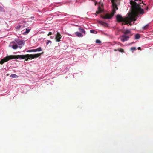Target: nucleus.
<instances>
[{"mask_svg":"<svg viewBox=\"0 0 153 153\" xmlns=\"http://www.w3.org/2000/svg\"><path fill=\"white\" fill-rule=\"evenodd\" d=\"M143 3V1H142V2H140V4H141V3Z\"/></svg>","mask_w":153,"mask_h":153,"instance_id":"nucleus-28","label":"nucleus"},{"mask_svg":"<svg viewBox=\"0 0 153 153\" xmlns=\"http://www.w3.org/2000/svg\"><path fill=\"white\" fill-rule=\"evenodd\" d=\"M111 2L112 3V12L111 14L107 13L104 16L101 15V17L104 19L111 18L115 13L116 10L118 9L117 6L120 4V0H111Z\"/></svg>","mask_w":153,"mask_h":153,"instance_id":"nucleus-3","label":"nucleus"},{"mask_svg":"<svg viewBox=\"0 0 153 153\" xmlns=\"http://www.w3.org/2000/svg\"><path fill=\"white\" fill-rule=\"evenodd\" d=\"M140 37V34H137L135 35V38L136 39H139Z\"/></svg>","mask_w":153,"mask_h":153,"instance_id":"nucleus-11","label":"nucleus"},{"mask_svg":"<svg viewBox=\"0 0 153 153\" xmlns=\"http://www.w3.org/2000/svg\"><path fill=\"white\" fill-rule=\"evenodd\" d=\"M122 33L124 34V35L121 36V40L123 42L128 40L129 38L133 35L130 30L129 29L123 30Z\"/></svg>","mask_w":153,"mask_h":153,"instance_id":"nucleus-4","label":"nucleus"},{"mask_svg":"<svg viewBox=\"0 0 153 153\" xmlns=\"http://www.w3.org/2000/svg\"><path fill=\"white\" fill-rule=\"evenodd\" d=\"M99 23L101 25H105H105H106L107 24V23H106L103 22L101 21H99Z\"/></svg>","mask_w":153,"mask_h":153,"instance_id":"nucleus-12","label":"nucleus"},{"mask_svg":"<svg viewBox=\"0 0 153 153\" xmlns=\"http://www.w3.org/2000/svg\"><path fill=\"white\" fill-rule=\"evenodd\" d=\"M42 50V49H41V47H39V52L41 51Z\"/></svg>","mask_w":153,"mask_h":153,"instance_id":"nucleus-25","label":"nucleus"},{"mask_svg":"<svg viewBox=\"0 0 153 153\" xmlns=\"http://www.w3.org/2000/svg\"><path fill=\"white\" fill-rule=\"evenodd\" d=\"M52 34V33L51 32H50L48 34L47 36H49V35H51Z\"/></svg>","mask_w":153,"mask_h":153,"instance_id":"nucleus-22","label":"nucleus"},{"mask_svg":"<svg viewBox=\"0 0 153 153\" xmlns=\"http://www.w3.org/2000/svg\"><path fill=\"white\" fill-rule=\"evenodd\" d=\"M3 11L2 7L0 6V11Z\"/></svg>","mask_w":153,"mask_h":153,"instance_id":"nucleus-23","label":"nucleus"},{"mask_svg":"<svg viewBox=\"0 0 153 153\" xmlns=\"http://www.w3.org/2000/svg\"><path fill=\"white\" fill-rule=\"evenodd\" d=\"M10 76L13 78H17L18 77V76L17 75L14 74H11Z\"/></svg>","mask_w":153,"mask_h":153,"instance_id":"nucleus-13","label":"nucleus"},{"mask_svg":"<svg viewBox=\"0 0 153 153\" xmlns=\"http://www.w3.org/2000/svg\"><path fill=\"white\" fill-rule=\"evenodd\" d=\"M130 50L132 51V52H133L134 51H135L136 50V48L135 47H131L130 48Z\"/></svg>","mask_w":153,"mask_h":153,"instance_id":"nucleus-18","label":"nucleus"},{"mask_svg":"<svg viewBox=\"0 0 153 153\" xmlns=\"http://www.w3.org/2000/svg\"><path fill=\"white\" fill-rule=\"evenodd\" d=\"M101 5L102 6H103V4H101Z\"/></svg>","mask_w":153,"mask_h":153,"instance_id":"nucleus-29","label":"nucleus"},{"mask_svg":"<svg viewBox=\"0 0 153 153\" xmlns=\"http://www.w3.org/2000/svg\"><path fill=\"white\" fill-rule=\"evenodd\" d=\"M30 30L29 29H26L25 32L24 33V34H25L28 33L30 32Z\"/></svg>","mask_w":153,"mask_h":153,"instance_id":"nucleus-15","label":"nucleus"},{"mask_svg":"<svg viewBox=\"0 0 153 153\" xmlns=\"http://www.w3.org/2000/svg\"><path fill=\"white\" fill-rule=\"evenodd\" d=\"M130 4L131 5L132 12L130 13L128 16L125 18H123L120 15H117L116 16V19L118 22H123L127 24L133 21L136 20V17L138 16L139 13L141 14L144 13V10L141 8L139 3L137 4L134 1L131 0Z\"/></svg>","mask_w":153,"mask_h":153,"instance_id":"nucleus-1","label":"nucleus"},{"mask_svg":"<svg viewBox=\"0 0 153 153\" xmlns=\"http://www.w3.org/2000/svg\"><path fill=\"white\" fill-rule=\"evenodd\" d=\"M17 45L19 46V47L21 48H22V46L24 45L23 41L20 40L17 42Z\"/></svg>","mask_w":153,"mask_h":153,"instance_id":"nucleus-6","label":"nucleus"},{"mask_svg":"<svg viewBox=\"0 0 153 153\" xmlns=\"http://www.w3.org/2000/svg\"><path fill=\"white\" fill-rule=\"evenodd\" d=\"M12 43H13V45L12 46V48L14 49H17L18 47L17 44L15 42H13Z\"/></svg>","mask_w":153,"mask_h":153,"instance_id":"nucleus-7","label":"nucleus"},{"mask_svg":"<svg viewBox=\"0 0 153 153\" xmlns=\"http://www.w3.org/2000/svg\"><path fill=\"white\" fill-rule=\"evenodd\" d=\"M149 28V25L148 24H147L145 25V26H144L143 27V29L144 30H146Z\"/></svg>","mask_w":153,"mask_h":153,"instance_id":"nucleus-14","label":"nucleus"},{"mask_svg":"<svg viewBox=\"0 0 153 153\" xmlns=\"http://www.w3.org/2000/svg\"><path fill=\"white\" fill-rule=\"evenodd\" d=\"M36 50H38V48H37V49H36Z\"/></svg>","mask_w":153,"mask_h":153,"instance_id":"nucleus-32","label":"nucleus"},{"mask_svg":"<svg viewBox=\"0 0 153 153\" xmlns=\"http://www.w3.org/2000/svg\"><path fill=\"white\" fill-rule=\"evenodd\" d=\"M90 32L91 33H97V32L96 31H95L94 30H91Z\"/></svg>","mask_w":153,"mask_h":153,"instance_id":"nucleus-16","label":"nucleus"},{"mask_svg":"<svg viewBox=\"0 0 153 153\" xmlns=\"http://www.w3.org/2000/svg\"><path fill=\"white\" fill-rule=\"evenodd\" d=\"M62 38L61 35L58 32L57 33L56 36L55 37V39L56 41L59 42L60 41V39Z\"/></svg>","mask_w":153,"mask_h":153,"instance_id":"nucleus-5","label":"nucleus"},{"mask_svg":"<svg viewBox=\"0 0 153 153\" xmlns=\"http://www.w3.org/2000/svg\"><path fill=\"white\" fill-rule=\"evenodd\" d=\"M38 57V54L35 55L27 54L25 55H9L5 57L2 59L0 61V64H2L10 60L13 59H25V60L27 61L28 59H34L35 57Z\"/></svg>","mask_w":153,"mask_h":153,"instance_id":"nucleus-2","label":"nucleus"},{"mask_svg":"<svg viewBox=\"0 0 153 153\" xmlns=\"http://www.w3.org/2000/svg\"><path fill=\"white\" fill-rule=\"evenodd\" d=\"M141 49V48L140 47H139L138 48V50H140Z\"/></svg>","mask_w":153,"mask_h":153,"instance_id":"nucleus-26","label":"nucleus"},{"mask_svg":"<svg viewBox=\"0 0 153 153\" xmlns=\"http://www.w3.org/2000/svg\"><path fill=\"white\" fill-rule=\"evenodd\" d=\"M114 51H117V49H115L114 50Z\"/></svg>","mask_w":153,"mask_h":153,"instance_id":"nucleus-27","label":"nucleus"},{"mask_svg":"<svg viewBox=\"0 0 153 153\" xmlns=\"http://www.w3.org/2000/svg\"><path fill=\"white\" fill-rule=\"evenodd\" d=\"M79 30L82 33L84 34L85 33V32L83 28L80 27V28H79Z\"/></svg>","mask_w":153,"mask_h":153,"instance_id":"nucleus-10","label":"nucleus"},{"mask_svg":"<svg viewBox=\"0 0 153 153\" xmlns=\"http://www.w3.org/2000/svg\"><path fill=\"white\" fill-rule=\"evenodd\" d=\"M117 50L120 52H124V50L123 49L120 48L119 49H118Z\"/></svg>","mask_w":153,"mask_h":153,"instance_id":"nucleus-17","label":"nucleus"},{"mask_svg":"<svg viewBox=\"0 0 153 153\" xmlns=\"http://www.w3.org/2000/svg\"><path fill=\"white\" fill-rule=\"evenodd\" d=\"M21 27V26L19 25L16 27V28L17 29H19Z\"/></svg>","mask_w":153,"mask_h":153,"instance_id":"nucleus-21","label":"nucleus"},{"mask_svg":"<svg viewBox=\"0 0 153 153\" xmlns=\"http://www.w3.org/2000/svg\"><path fill=\"white\" fill-rule=\"evenodd\" d=\"M44 53V52H42V53H39V57L42 54Z\"/></svg>","mask_w":153,"mask_h":153,"instance_id":"nucleus-24","label":"nucleus"},{"mask_svg":"<svg viewBox=\"0 0 153 153\" xmlns=\"http://www.w3.org/2000/svg\"><path fill=\"white\" fill-rule=\"evenodd\" d=\"M52 42L50 40H47L46 42V44L48 45L49 43H51Z\"/></svg>","mask_w":153,"mask_h":153,"instance_id":"nucleus-20","label":"nucleus"},{"mask_svg":"<svg viewBox=\"0 0 153 153\" xmlns=\"http://www.w3.org/2000/svg\"><path fill=\"white\" fill-rule=\"evenodd\" d=\"M96 42L97 44H100L101 43V41L98 39H97L96 41Z\"/></svg>","mask_w":153,"mask_h":153,"instance_id":"nucleus-19","label":"nucleus"},{"mask_svg":"<svg viewBox=\"0 0 153 153\" xmlns=\"http://www.w3.org/2000/svg\"><path fill=\"white\" fill-rule=\"evenodd\" d=\"M102 11V10L100 6H99L98 7V10L97 11L96 13H95L96 16H97L98 14L100 13Z\"/></svg>","mask_w":153,"mask_h":153,"instance_id":"nucleus-8","label":"nucleus"},{"mask_svg":"<svg viewBox=\"0 0 153 153\" xmlns=\"http://www.w3.org/2000/svg\"><path fill=\"white\" fill-rule=\"evenodd\" d=\"M148 9V7H147V8H146V10H147Z\"/></svg>","mask_w":153,"mask_h":153,"instance_id":"nucleus-31","label":"nucleus"},{"mask_svg":"<svg viewBox=\"0 0 153 153\" xmlns=\"http://www.w3.org/2000/svg\"><path fill=\"white\" fill-rule=\"evenodd\" d=\"M75 33L76 35L78 37H82L83 36V35L80 33L77 32Z\"/></svg>","mask_w":153,"mask_h":153,"instance_id":"nucleus-9","label":"nucleus"},{"mask_svg":"<svg viewBox=\"0 0 153 153\" xmlns=\"http://www.w3.org/2000/svg\"><path fill=\"white\" fill-rule=\"evenodd\" d=\"M50 38H51V39H52L53 38L52 36H51Z\"/></svg>","mask_w":153,"mask_h":153,"instance_id":"nucleus-30","label":"nucleus"}]
</instances>
